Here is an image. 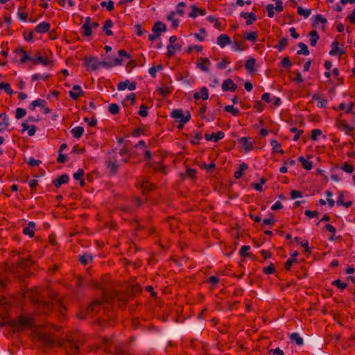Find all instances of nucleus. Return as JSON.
<instances>
[{"label": "nucleus", "mask_w": 355, "mask_h": 355, "mask_svg": "<svg viewBox=\"0 0 355 355\" xmlns=\"http://www.w3.org/2000/svg\"><path fill=\"white\" fill-rule=\"evenodd\" d=\"M118 54L120 58H114L112 62L105 61L101 62L96 57H87L84 58V64L88 71H95L98 69L99 66H103L104 67H112L114 66L121 65L123 63V57L127 59L130 58V55L124 49H120L118 51Z\"/></svg>", "instance_id": "nucleus-1"}, {"label": "nucleus", "mask_w": 355, "mask_h": 355, "mask_svg": "<svg viewBox=\"0 0 355 355\" xmlns=\"http://www.w3.org/2000/svg\"><path fill=\"white\" fill-rule=\"evenodd\" d=\"M10 326L16 331H20L23 327H31L33 321L31 317L19 316L15 320L10 322Z\"/></svg>", "instance_id": "nucleus-2"}, {"label": "nucleus", "mask_w": 355, "mask_h": 355, "mask_svg": "<svg viewBox=\"0 0 355 355\" xmlns=\"http://www.w3.org/2000/svg\"><path fill=\"white\" fill-rule=\"evenodd\" d=\"M171 116L175 119V121L179 123H186L191 119V114L187 112L184 114L182 110L176 109L171 112Z\"/></svg>", "instance_id": "nucleus-3"}, {"label": "nucleus", "mask_w": 355, "mask_h": 355, "mask_svg": "<svg viewBox=\"0 0 355 355\" xmlns=\"http://www.w3.org/2000/svg\"><path fill=\"white\" fill-rule=\"evenodd\" d=\"M102 301L99 300H96L93 301L86 309V314L89 316L94 315L100 309V307L102 304Z\"/></svg>", "instance_id": "nucleus-4"}, {"label": "nucleus", "mask_w": 355, "mask_h": 355, "mask_svg": "<svg viewBox=\"0 0 355 355\" xmlns=\"http://www.w3.org/2000/svg\"><path fill=\"white\" fill-rule=\"evenodd\" d=\"M107 169L111 175H115L117 173L119 164L118 161L115 157H110L105 162Z\"/></svg>", "instance_id": "nucleus-5"}, {"label": "nucleus", "mask_w": 355, "mask_h": 355, "mask_svg": "<svg viewBox=\"0 0 355 355\" xmlns=\"http://www.w3.org/2000/svg\"><path fill=\"white\" fill-rule=\"evenodd\" d=\"M64 348L68 355H74L79 350V347L75 341L69 340L64 343Z\"/></svg>", "instance_id": "nucleus-6"}, {"label": "nucleus", "mask_w": 355, "mask_h": 355, "mask_svg": "<svg viewBox=\"0 0 355 355\" xmlns=\"http://www.w3.org/2000/svg\"><path fill=\"white\" fill-rule=\"evenodd\" d=\"M344 53L345 51L343 48L339 46L338 42L337 40L332 42L329 55L332 56L338 55L339 57H341Z\"/></svg>", "instance_id": "nucleus-7"}, {"label": "nucleus", "mask_w": 355, "mask_h": 355, "mask_svg": "<svg viewBox=\"0 0 355 355\" xmlns=\"http://www.w3.org/2000/svg\"><path fill=\"white\" fill-rule=\"evenodd\" d=\"M211 65V62L207 58H198L196 66L200 70L205 72H207L209 70V67Z\"/></svg>", "instance_id": "nucleus-8"}, {"label": "nucleus", "mask_w": 355, "mask_h": 355, "mask_svg": "<svg viewBox=\"0 0 355 355\" xmlns=\"http://www.w3.org/2000/svg\"><path fill=\"white\" fill-rule=\"evenodd\" d=\"M31 62L35 65L41 64L46 67L49 66L52 63V60H51L49 58H44L39 53H37L35 57H32Z\"/></svg>", "instance_id": "nucleus-9"}, {"label": "nucleus", "mask_w": 355, "mask_h": 355, "mask_svg": "<svg viewBox=\"0 0 355 355\" xmlns=\"http://www.w3.org/2000/svg\"><path fill=\"white\" fill-rule=\"evenodd\" d=\"M84 94L81 87L78 85H75L72 87V90L69 92V96L73 100H77L78 98L83 96Z\"/></svg>", "instance_id": "nucleus-10"}, {"label": "nucleus", "mask_w": 355, "mask_h": 355, "mask_svg": "<svg viewBox=\"0 0 355 355\" xmlns=\"http://www.w3.org/2000/svg\"><path fill=\"white\" fill-rule=\"evenodd\" d=\"M237 89V85L234 83L231 78L225 79L222 84V89L224 92H234Z\"/></svg>", "instance_id": "nucleus-11"}, {"label": "nucleus", "mask_w": 355, "mask_h": 355, "mask_svg": "<svg viewBox=\"0 0 355 355\" xmlns=\"http://www.w3.org/2000/svg\"><path fill=\"white\" fill-rule=\"evenodd\" d=\"M55 306L54 304L49 302H41L39 304L38 309L44 314H48L49 311Z\"/></svg>", "instance_id": "nucleus-12"}, {"label": "nucleus", "mask_w": 355, "mask_h": 355, "mask_svg": "<svg viewBox=\"0 0 355 355\" xmlns=\"http://www.w3.org/2000/svg\"><path fill=\"white\" fill-rule=\"evenodd\" d=\"M166 31V26L162 21H157L153 26L152 31L159 37L161 33Z\"/></svg>", "instance_id": "nucleus-13"}, {"label": "nucleus", "mask_w": 355, "mask_h": 355, "mask_svg": "<svg viewBox=\"0 0 355 355\" xmlns=\"http://www.w3.org/2000/svg\"><path fill=\"white\" fill-rule=\"evenodd\" d=\"M239 141L242 144L245 152H248L254 148V143L250 141L248 137H241Z\"/></svg>", "instance_id": "nucleus-14"}, {"label": "nucleus", "mask_w": 355, "mask_h": 355, "mask_svg": "<svg viewBox=\"0 0 355 355\" xmlns=\"http://www.w3.org/2000/svg\"><path fill=\"white\" fill-rule=\"evenodd\" d=\"M240 16L244 19H246V24L251 25L257 20V15L254 12H242Z\"/></svg>", "instance_id": "nucleus-15"}, {"label": "nucleus", "mask_w": 355, "mask_h": 355, "mask_svg": "<svg viewBox=\"0 0 355 355\" xmlns=\"http://www.w3.org/2000/svg\"><path fill=\"white\" fill-rule=\"evenodd\" d=\"M230 37L226 34H221L217 38V44L222 48L231 44Z\"/></svg>", "instance_id": "nucleus-16"}, {"label": "nucleus", "mask_w": 355, "mask_h": 355, "mask_svg": "<svg viewBox=\"0 0 355 355\" xmlns=\"http://www.w3.org/2000/svg\"><path fill=\"white\" fill-rule=\"evenodd\" d=\"M337 127L345 132L346 135H351L354 130V128L346 123L345 121H339Z\"/></svg>", "instance_id": "nucleus-17"}, {"label": "nucleus", "mask_w": 355, "mask_h": 355, "mask_svg": "<svg viewBox=\"0 0 355 355\" xmlns=\"http://www.w3.org/2000/svg\"><path fill=\"white\" fill-rule=\"evenodd\" d=\"M51 25L49 22L42 21L36 26L35 31L37 33H45L49 31Z\"/></svg>", "instance_id": "nucleus-18"}, {"label": "nucleus", "mask_w": 355, "mask_h": 355, "mask_svg": "<svg viewBox=\"0 0 355 355\" xmlns=\"http://www.w3.org/2000/svg\"><path fill=\"white\" fill-rule=\"evenodd\" d=\"M318 101V107L319 108H324L327 107L328 101L326 98H321V96L318 93H315L312 96V101Z\"/></svg>", "instance_id": "nucleus-19"}, {"label": "nucleus", "mask_w": 355, "mask_h": 355, "mask_svg": "<svg viewBox=\"0 0 355 355\" xmlns=\"http://www.w3.org/2000/svg\"><path fill=\"white\" fill-rule=\"evenodd\" d=\"M148 166L152 168L155 172H162L164 174L166 173L165 166L159 162H148Z\"/></svg>", "instance_id": "nucleus-20"}, {"label": "nucleus", "mask_w": 355, "mask_h": 355, "mask_svg": "<svg viewBox=\"0 0 355 355\" xmlns=\"http://www.w3.org/2000/svg\"><path fill=\"white\" fill-rule=\"evenodd\" d=\"M69 178L68 175L63 174V175H60L59 178H58L57 179L54 180L53 181V184L56 188L58 189L61 187L62 184L67 183L69 182Z\"/></svg>", "instance_id": "nucleus-21"}, {"label": "nucleus", "mask_w": 355, "mask_h": 355, "mask_svg": "<svg viewBox=\"0 0 355 355\" xmlns=\"http://www.w3.org/2000/svg\"><path fill=\"white\" fill-rule=\"evenodd\" d=\"M9 126V121L8 116L2 113L0 114V132L6 130Z\"/></svg>", "instance_id": "nucleus-22"}, {"label": "nucleus", "mask_w": 355, "mask_h": 355, "mask_svg": "<svg viewBox=\"0 0 355 355\" xmlns=\"http://www.w3.org/2000/svg\"><path fill=\"white\" fill-rule=\"evenodd\" d=\"M35 227V223L33 221H31L28 223V226L23 229V233L26 235L29 236V237L33 238L35 235L34 229Z\"/></svg>", "instance_id": "nucleus-23"}, {"label": "nucleus", "mask_w": 355, "mask_h": 355, "mask_svg": "<svg viewBox=\"0 0 355 355\" xmlns=\"http://www.w3.org/2000/svg\"><path fill=\"white\" fill-rule=\"evenodd\" d=\"M196 100L202 98L203 100H207L209 98L208 89L207 87H203L200 89L199 92L195 93L193 96Z\"/></svg>", "instance_id": "nucleus-24"}, {"label": "nucleus", "mask_w": 355, "mask_h": 355, "mask_svg": "<svg viewBox=\"0 0 355 355\" xmlns=\"http://www.w3.org/2000/svg\"><path fill=\"white\" fill-rule=\"evenodd\" d=\"M191 35H193L194 37L199 42H203L205 40V39L207 36V33L205 28H200L199 29V33H196L193 34L191 33Z\"/></svg>", "instance_id": "nucleus-25"}, {"label": "nucleus", "mask_w": 355, "mask_h": 355, "mask_svg": "<svg viewBox=\"0 0 355 355\" xmlns=\"http://www.w3.org/2000/svg\"><path fill=\"white\" fill-rule=\"evenodd\" d=\"M113 25L114 24L111 19H107L104 22L103 31L105 32L106 35L111 36L113 35V32L110 30Z\"/></svg>", "instance_id": "nucleus-26"}, {"label": "nucleus", "mask_w": 355, "mask_h": 355, "mask_svg": "<svg viewBox=\"0 0 355 355\" xmlns=\"http://www.w3.org/2000/svg\"><path fill=\"white\" fill-rule=\"evenodd\" d=\"M191 12L189 14V17L191 18H196L198 15H204L205 14V10L200 9L194 5L191 6Z\"/></svg>", "instance_id": "nucleus-27"}, {"label": "nucleus", "mask_w": 355, "mask_h": 355, "mask_svg": "<svg viewBox=\"0 0 355 355\" xmlns=\"http://www.w3.org/2000/svg\"><path fill=\"white\" fill-rule=\"evenodd\" d=\"M78 260L83 266H86L92 261L93 257L89 253H85L78 256Z\"/></svg>", "instance_id": "nucleus-28"}, {"label": "nucleus", "mask_w": 355, "mask_h": 355, "mask_svg": "<svg viewBox=\"0 0 355 355\" xmlns=\"http://www.w3.org/2000/svg\"><path fill=\"white\" fill-rule=\"evenodd\" d=\"M248 168V166L247 164L243 162L239 165V169L236 170L234 173V177L236 179H240L243 175V172L247 170Z\"/></svg>", "instance_id": "nucleus-29"}, {"label": "nucleus", "mask_w": 355, "mask_h": 355, "mask_svg": "<svg viewBox=\"0 0 355 355\" xmlns=\"http://www.w3.org/2000/svg\"><path fill=\"white\" fill-rule=\"evenodd\" d=\"M46 105V101L44 99H37V100H35V101H33L28 106V108L31 110H34L35 108L36 107H44L45 105Z\"/></svg>", "instance_id": "nucleus-30"}, {"label": "nucleus", "mask_w": 355, "mask_h": 355, "mask_svg": "<svg viewBox=\"0 0 355 355\" xmlns=\"http://www.w3.org/2000/svg\"><path fill=\"white\" fill-rule=\"evenodd\" d=\"M84 132V128L82 126H77L71 130V133L74 138L80 139Z\"/></svg>", "instance_id": "nucleus-31"}, {"label": "nucleus", "mask_w": 355, "mask_h": 355, "mask_svg": "<svg viewBox=\"0 0 355 355\" xmlns=\"http://www.w3.org/2000/svg\"><path fill=\"white\" fill-rule=\"evenodd\" d=\"M243 37L245 40L255 42L257 40L258 37V32L254 31L251 33L245 32L243 33Z\"/></svg>", "instance_id": "nucleus-32"}, {"label": "nucleus", "mask_w": 355, "mask_h": 355, "mask_svg": "<svg viewBox=\"0 0 355 355\" xmlns=\"http://www.w3.org/2000/svg\"><path fill=\"white\" fill-rule=\"evenodd\" d=\"M255 62H256V60L254 58H249L245 64V69L248 71H249L250 72L255 71H256V69L254 68Z\"/></svg>", "instance_id": "nucleus-33"}, {"label": "nucleus", "mask_w": 355, "mask_h": 355, "mask_svg": "<svg viewBox=\"0 0 355 355\" xmlns=\"http://www.w3.org/2000/svg\"><path fill=\"white\" fill-rule=\"evenodd\" d=\"M298 161L302 164V167L306 170H311L313 167L312 162L307 161L303 156L298 157Z\"/></svg>", "instance_id": "nucleus-34"}, {"label": "nucleus", "mask_w": 355, "mask_h": 355, "mask_svg": "<svg viewBox=\"0 0 355 355\" xmlns=\"http://www.w3.org/2000/svg\"><path fill=\"white\" fill-rule=\"evenodd\" d=\"M175 15V12L172 11L166 17L168 21H171V26L173 28H178L180 24V21L178 19L174 18Z\"/></svg>", "instance_id": "nucleus-35"}, {"label": "nucleus", "mask_w": 355, "mask_h": 355, "mask_svg": "<svg viewBox=\"0 0 355 355\" xmlns=\"http://www.w3.org/2000/svg\"><path fill=\"white\" fill-rule=\"evenodd\" d=\"M290 340L293 343H295L297 345H303V338L300 336L298 333H293L290 336Z\"/></svg>", "instance_id": "nucleus-36"}, {"label": "nucleus", "mask_w": 355, "mask_h": 355, "mask_svg": "<svg viewBox=\"0 0 355 355\" xmlns=\"http://www.w3.org/2000/svg\"><path fill=\"white\" fill-rule=\"evenodd\" d=\"M309 36H310V44L312 46H315L318 40L320 38L318 32L315 30L311 31L309 33Z\"/></svg>", "instance_id": "nucleus-37"}, {"label": "nucleus", "mask_w": 355, "mask_h": 355, "mask_svg": "<svg viewBox=\"0 0 355 355\" xmlns=\"http://www.w3.org/2000/svg\"><path fill=\"white\" fill-rule=\"evenodd\" d=\"M15 51L17 53L22 54V56H21V58L20 59V62L21 63H25L27 61H31V62L32 57L28 55L26 52L24 50H23L22 49H17Z\"/></svg>", "instance_id": "nucleus-38"}, {"label": "nucleus", "mask_w": 355, "mask_h": 355, "mask_svg": "<svg viewBox=\"0 0 355 355\" xmlns=\"http://www.w3.org/2000/svg\"><path fill=\"white\" fill-rule=\"evenodd\" d=\"M154 185L148 180H144L141 183V187L143 191H150L154 189Z\"/></svg>", "instance_id": "nucleus-39"}, {"label": "nucleus", "mask_w": 355, "mask_h": 355, "mask_svg": "<svg viewBox=\"0 0 355 355\" xmlns=\"http://www.w3.org/2000/svg\"><path fill=\"white\" fill-rule=\"evenodd\" d=\"M224 110L225 112L231 113L233 116H236L240 115L239 110L234 107L233 105H226L225 106Z\"/></svg>", "instance_id": "nucleus-40"}, {"label": "nucleus", "mask_w": 355, "mask_h": 355, "mask_svg": "<svg viewBox=\"0 0 355 355\" xmlns=\"http://www.w3.org/2000/svg\"><path fill=\"white\" fill-rule=\"evenodd\" d=\"M298 46L300 48V49L297 51V55L304 54L305 55H308L309 54L308 47L304 43L300 42L298 44Z\"/></svg>", "instance_id": "nucleus-41"}, {"label": "nucleus", "mask_w": 355, "mask_h": 355, "mask_svg": "<svg viewBox=\"0 0 355 355\" xmlns=\"http://www.w3.org/2000/svg\"><path fill=\"white\" fill-rule=\"evenodd\" d=\"M207 20L210 22V23H213L214 24V27L216 28V29H218V30H221V22L218 20V18L214 17V16H208L207 17Z\"/></svg>", "instance_id": "nucleus-42"}, {"label": "nucleus", "mask_w": 355, "mask_h": 355, "mask_svg": "<svg viewBox=\"0 0 355 355\" xmlns=\"http://www.w3.org/2000/svg\"><path fill=\"white\" fill-rule=\"evenodd\" d=\"M0 89H3L8 95H12L13 94V90L12 89L10 85L8 83L1 82L0 83Z\"/></svg>", "instance_id": "nucleus-43"}, {"label": "nucleus", "mask_w": 355, "mask_h": 355, "mask_svg": "<svg viewBox=\"0 0 355 355\" xmlns=\"http://www.w3.org/2000/svg\"><path fill=\"white\" fill-rule=\"evenodd\" d=\"M248 48V46L243 41L234 42L233 49L235 51H244Z\"/></svg>", "instance_id": "nucleus-44"}, {"label": "nucleus", "mask_w": 355, "mask_h": 355, "mask_svg": "<svg viewBox=\"0 0 355 355\" xmlns=\"http://www.w3.org/2000/svg\"><path fill=\"white\" fill-rule=\"evenodd\" d=\"M288 39L282 38L278 42V44L275 47L279 51H282L287 46H288Z\"/></svg>", "instance_id": "nucleus-45"}, {"label": "nucleus", "mask_w": 355, "mask_h": 355, "mask_svg": "<svg viewBox=\"0 0 355 355\" xmlns=\"http://www.w3.org/2000/svg\"><path fill=\"white\" fill-rule=\"evenodd\" d=\"M82 35L86 37H90L92 34V27L90 25H83L81 26Z\"/></svg>", "instance_id": "nucleus-46"}, {"label": "nucleus", "mask_w": 355, "mask_h": 355, "mask_svg": "<svg viewBox=\"0 0 355 355\" xmlns=\"http://www.w3.org/2000/svg\"><path fill=\"white\" fill-rule=\"evenodd\" d=\"M32 263L33 261L29 259H22L19 262V266L23 270H26L31 266Z\"/></svg>", "instance_id": "nucleus-47"}, {"label": "nucleus", "mask_w": 355, "mask_h": 355, "mask_svg": "<svg viewBox=\"0 0 355 355\" xmlns=\"http://www.w3.org/2000/svg\"><path fill=\"white\" fill-rule=\"evenodd\" d=\"M311 10L310 9H304L301 6L297 7V14L304 16V18H307L310 16Z\"/></svg>", "instance_id": "nucleus-48"}, {"label": "nucleus", "mask_w": 355, "mask_h": 355, "mask_svg": "<svg viewBox=\"0 0 355 355\" xmlns=\"http://www.w3.org/2000/svg\"><path fill=\"white\" fill-rule=\"evenodd\" d=\"M50 77H51V75L49 73H46V74L44 73L43 75H42L40 73H35V74L32 75L31 79L33 81H36V80H38L40 79L46 80V79L49 78Z\"/></svg>", "instance_id": "nucleus-49"}, {"label": "nucleus", "mask_w": 355, "mask_h": 355, "mask_svg": "<svg viewBox=\"0 0 355 355\" xmlns=\"http://www.w3.org/2000/svg\"><path fill=\"white\" fill-rule=\"evenodd\" d=\"M158 92L162 96L166 97L171 93V89L168 87H162L158 89Z\"/></svg>", "instance_id": "nucleus-50"}, {"label": "nucleus", "mask_w": 355, "mask_h": 355, "mask_svg": "<svg viewBox=\"0 0 355 355\" xmlns=\"http://www.w3.org/2000/svg\"><path fill=\"white\" fill-rule=\"evenodd\" d=\"M24 7H20L17 11V16L21 21H25L27 19L28 15L24 12Z\"/></svg>", "instance_id": "nucleus-51"}, {"label": "nucleus", "mask_w": 355, "mask_h": 355, "mask_svg": "<svg viewBox=\"0 0 355 355\" xmlns=\"http://www.w3.org/2000/svg\"><path fill=\"white\" fill-rule=\"evenodd\" d=\"M101 6L103 8L105 7L108 11H112L114 8V1L112 0H110L108 2L102 1L101 2Z\"/></svg>", "instance_id": "nucleus-52"}, {"label": "nucleus", "mask_w": 355, "mask_h": 355, "mask_svg": "<svg viewBox=\"0 0 355 355\" xmlns=\"http://www.w3.org/2000/svg\"><path fill=\"white\" fill-rule=\"evenodd\" d=\"M230 59L227 57H225L222 59V60L217 64V67L220 69H224L226 68L227 65L230 64Z\"/></svg>", "instance_id": "nucleus-53"}, {"label": "nucleus", "mask_w": 355, "mask_h": 355, "mask_svg": "<svg viewBox=\"0 0 355 355\" xmlns=\"http://www.w3.org/2000/svg\"><path fill=\"white\" fill-rule=\"evenodd\" d=\"M250 249V247L249 245H243L240 250L239 254L242 257H248L250 256V253L248 252V251Z\"/></svg>", "instance_id": "nucleus-54"}, {"label": "nucleus", "mask_w": 355, "mask_h": 355, "mask_svg": "<svg viewBox=\"0 0 355 355\" xmlns=\"http://www.w3.org/2000/svg\"><path fill=\"white\" fill-rule=\"evenodd\" d=\"M8 282V278L7 277L6 272L1 274L0 275V286L1 288H6L7 286Z\"/></svg>", "instance_id": "nucleus-55"}, {"label": "nucleus", "mask_w": 355, "mask_h": 355, "mask_svg": "<svg viewBox=\"0 0 355 355\" xmlns=\"http://www.w3.org/2000/svg\"><path fill=\"white\" fill-rule=\"evenodd\" d=\"M319 23L325 24L327 23V20L326 18L323 17L321 15L318 14L315 16V21L313 22V26H316Z\"/></svg>", "instance_id": "nucleus-56"}, {"label": "nucleus", "mask_w": 355, "mask_h": 355, "mask_svg": "<svg viewBox=\"0 0 355 355\" xmlns=\"http://www.w3.org/2000/svg\"><path fill=\"white\" fill-rule=\"evenodd\" d=\"M8 300L5 297H0V309L2 308L3 311H8L9 308Z\"/></svg>", "instance_id": "nucleus-57"}, {"label": "nucleus", "mask_w": 355, "mask_h": 355, "mask_svg": "<svg viewBox=\"0 0 355 355\" xmlns=\"http://www.w3.org/2000/svg\"><path fill=\"white\" fill-rule=\"evenodd\" d=\"M26 114V111L24 108H17L15 111V118L17 119H21L22 117L25 116Z\"/></svg>", "instance_id": "nucleus-58"}, {"label": "nucleus", "mask_w": 355, "mask_h": 355, "mask_svg": "<svg viewBox=\"0 0 355 355\" xmlns=\"http://www.w3.org/2000/svg\"><path fill=\"white\" fill-rule=\"evenodd\" d=\"M325 230L330 232L331 233V236L329 237V239L331 241H334V234L336 233V228L331 224H327L324 227Z\"/></svg>", "instance_id": "nucleus-59"}, {"label": "nucleus", "mask_w": 355, "mask_h": 355, "mask_svg": "<svg viewBox=\"0 0 355 355\" xmlns=\"http://www.w3.org/2000/svg\"><path fill=\"white\" fill-rule=\"evenodd\" d=\"M109 112L112 114H116L119 112V107L116 103L110 104L108 106Z\"/></svg>", "instance_id": "nucleus-60"}, {"label": "nucleus", "mask_w": 355, "mask_h": 355, "mask_svg": "<svg viewBox=\"0 0 355 355\" xmlns=\"http://www.w3.org/2000/svg\"><path fill=\"white\" fill-rule=\"evenodd\" d=\"M186 6V3L184 2H180L176 7V11H174L175 14H178L180 16H183L184 14V11L183 9L180 8H183Z\"/></svg>", "instance_id": "nucleus-61"}, {"label": "nucleus", "mask_w": 355, "mask_h": 355, "mask_svg": "<svg viewBox=\"0 0 355 355\" xmlns=\"http://www.w3.org/2000/svg\"><path fill=\"white\" fill-rule=\"evenodd\" d=\"M322 132L321 130H320V129H313L311 131V139L313 141H316V140H318V137L322 135Z\"/></svg>", "instance_id": "nucleus-62"}, {"label": "nucleus", "mask_w": 355, "mask_h": 355, "mask_svg": "<svg viewBox=\"0 0 355 355\" xmlns=\"http://www.w3.org/2000/svg\"><path fill=\"white\" fill-rule=\"evenodd\" d=\"M332 285L337 286L340 289H345L347 286V283L343 282L340 279L333 281Z\"/></svg>", "instance_id": "nucleus-63"}, {"label": "nucleus", "mask_w": 355, "mask_h": 355, "mask_svg": "<svg viewBox=\"0 0 355 355\" xmlns=\"http://www.w3.org/2000/svg\"><path fill=\"white\" fill-rule=\"evenodd\" d=\"M138 114L142 117H146L148 116V107L146 105L142 104L140 106Z\"/></svg>", "instance_id": "nucleus-64"}]
</instances>
